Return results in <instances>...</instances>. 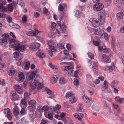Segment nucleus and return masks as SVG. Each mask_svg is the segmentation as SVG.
<instances>
[{
	"mask_svg": "<svg viewBox=\"0 0 124 124\" xmlns=\"http://www.w3.org/2000/svg\"><path fill=\"white\" fill-rule=\"evenodd\" d=\"M106 15L107 13L105 10H102L99 13L98 18L101 25H102L104 23L105 16Z\"/></svg>",
	"mask_w": 124,
	"mask_h": 124,
	"instance_id": "obj_1",
	"label": "nucleus"
},
{
	"mask_svg": "<svg viewBox=\"0 0 124 124\" xmlns=\"http://www.w3.org/2000/svg\"><path fill=\"white\" fill-rule=\"evenodd\" d=\"M17 7V4L16 2L13 1L12 3L8 4V13L13 11L14 8Z\"/></svg>",
	"mask_w": 124,
	"mask_h": 124,
	"instance_id": "obj_2",
	"label": "nucleus"
},
{
	"mask_svg": "<svg viewBox=\"0 0 124 124\" xmlns=\"http://www.w3.org/2000/svg\"><path fill=\"white\" fill-rule=\"evenodd\" d=\"M90 21L91 22L93 26L95 27H97L100 24H101L100 22L99 23L96 19L94 18H91Z\"/></svg>",
	"mask_w": 124,
	"mask_h": 124,
	"instance_id": "obj_3",
	"label": "nucleus"
},
{
	"mask_svg": "<svg viewBox=\"0 0 124 124\" xmlns=\"http://www.w3.org/2000/svg\"><path fill=\"white\" fill-rule=\"evenodd\" d=\"M104 6L101 3H96L93 6V9L96 11H99L102 10Z\"/></svg>",
	"mask_w": 124,
	"mask_h": 124,
	"instance_id": "obj_4",
	"label": "nucleus"
},
{
	"mask_svg": "<svg viewBox=\"0 0 124 124\" xmlns=\"http://www.w3.org/2000/svg\"><path fill=\"white\" fill-rule=\"evenodd\" d=\"M40 44L39 43L35 42L34 43L31 44L30 45L29 48L31 50H34V49L37 50L39 47Z\"/></svg>",
	"mask_w": 124,
	"mask_h": 124,
	"instance_id": "obj_5",
	"label": "nucleus"
},
{
	"mask_svg": "<svg viewBox=\"0 0 124 124\" xmlns=\"http://www.w3.org/2000/svg\"><path fill=\"white\" fill-rule=\"evenodd\" d=\"M65 71H66V74L69 75H70L73 71V69L70 66H66Z\"/></svg>",
	"mask_w": 124,
	"mask_h": 124,
	"instance_id": "obj_6",
	"label": "nucleus"
},
{
	"mask_svg": "<svg viewBox=\"0 0 124 124\" xmlns=\"http://www.w3.org/2000/svg\"><path fill=\"white\" fill-rule=\"evenodd\" d=\"M8 34L4 33L2 36V37L3 39H0V43L7 44V40L6 39L8 38V36L6 35Z\"/></svg>",
	"mask_w": 124,
	"mask_h": 124,
	"instance_id": "obj_7",
	"label": "nucleus"
},
{
	"mask_svg": "<svg viewBox=\"0 0 124 124\" xmlns=\"http://www.w3.org/2000/svg\"><path fill=\"white\" fill-rule=\"evenodd\" d=\"M103 68L105 70H108L110 71H112L115 69V67L114 63H112L110 65L104 67Z\"/></svg>",
	"mask_w": 124,
	"mask_h": 124,
	"instance_id": "obj_8",
	"label": "nucleus"
},
{
	"mask_svg": "<svg viewBox=\"0 0 124 124\" xmlns=\"http://www.w3.org/2000/svg\"><path fill=\"white\" fill-rule=\"evenodd\" d=\"M25 48V46L19 43L18 42L16 49V50L19 51H22L24 50Z\"/></svg>",
	"mask_w": 124,
	"mask_h": 124,
	"instance_id": "obj_9",
	"label": "nucleus"
},
{
	"mask_svg": "<svg viewBox=\"0 0 124 124\" xmlns=\"http://www.w3.org/2000/svg\"><path fill=\"white\" fill-rule=\"evenodd\" d=\"M61 108V106L59 105H56L55 107L52 108H50V109H51L53 113L54 111L56 113H58V110Z\"/></svg>",
	"mask_w": 124,
	"mask_h": 124,
	"instance_id": "obj_10",
	"label": "nucleus"
},
{
	"mask_svg": "<svg viewBox=\"0 0 124 124\" xmlns=\"http://www.w3.org/2000/svg\"><path fill=\"white\" fill-rule=\"evenodd\" d=\"M40 31H39L37 29H35L33 31H30L27 33V35L29 36H35L38 33L40 32Z\"/></svg>",
	"mask_w": 124,
	"mask_h": 124,
	"instance_id": "obj_11",
	"label": "nucleus"
},
{
	"mask_svg": "<svg viewBox=\"0 0 124 124\" xmlns=\"http://www.w3.org/2000/svg\"><path fill=\"white\" fill-rule=\"evenodd\" d=\"M50 50L48 51V54L50 56L52 57L53 55V52L55 51V47L53 46L49 45Z\"/></svg>",
	"mask_w": 124,
	"mask_h": 124,
	"instance_id": "obj_12",
	"label": "nucleus"
},
{
	"mask_svg": "<svg viewBox=\"0 0 124 124\" xmlns=\"http://www.w3.org/2000/svg\"><path fill=\"white\" fill-rule=\"evenodd\" d=\"M19 79L18 81L20 83L23 81L25 79V77L24 74L22 72H20L18 74Z\"/></svg>",
	"mask_w": 124,
	"mask_h": 124,
	"instance_id": "obj_13",
	"label": "nucleus"
},
{
	"mask_svg": "<svg viewBox=\"0 0 124 124\" xmlns=\"http://www.w3.org/2000/svg\"><path fill=\"white\" fill-rule=\"evenodd\" d=\"M103 58V60L104 62L107 63H109L111 62L110 58L106 54H103L102 55Z\"/></svg>",
	"mask_w": 124,
	"mask_h": 124,
	"instance_id": "obj_14",
	"label": "nucleus"
},
{
	"mask_svg": "<svg viewBox=\"0 0 124 124\" xmlns=\"http://www.w3.org/2000/svg\"><path fill=\"white\" fill-rule=\"evenodd\" d=\"M46 91L47 93L50 95L48 97L53 98L54 97L55 95L54 93L48 88H46Z\"/></svg>",
	"mask_w": 124,
	"mask_h": 124,
	"instance_id": "obj_15",
	"label": "nucleus"
},
{
	"mask_svg": "<svg viewBox=\"0 0 124 124\" xmlns=\"http://www.w3.org/2000/svg\"><path fill=\"white\" fill-rule=\"evenodd\" d=\"M123 12L118 13L116 14V17L118 20L121 21L123 19Z\"/></svg>",
	"mask_w": 124,
	"mask_h": 124,
	"instance_id": "obj_16",
	"label": "nucleus"
},
{
	"mask_svg": "<svg viewBox=\"0 0 124 124\" xmlns=\"http://www.w3.org/2000/svg\"><path fill=\"white\" fill-rule=\"evenodd\" d=\"M58 80V78L56 76L52 77L51 78V83L52 84L56 83Z\"/></svg>",
	"mask_w": 124,
	"mask_h": 124,
	"instance_id": "obj_17",
	"label": "nucleus"
},
{
	"mask_svg": "<svg viewBox=\"0 0 124 124\" xmlns=\"http://www.w3.org/2000/svg\"><path fill=\"white\" fill-rule=\"evenodd\" d=\"M28 104L30 105V107L34 108L36 107V101L34 100H31L28 103Z\"/></svg>",
	"mask_w": 124,
	"mask_h": 124,
	"instance_id": "obj_18",
	"label": "nucleus"
},
{
	"mask_svg": "<svg viewBox=\"0 0 124 124\" xmlns=\"http://www.w3.org/2000/svg\"><path fill=\"white\" fill-rule=\"evenodd\" d=\"M113 107L114 108V110L116 111V112H117L119 113L120 111V109L118 106L116 104H113Z\"/></svg>",
	"mask_w": 124,
	"mask_h": 124,
	"instance_id": "obj_19",
	"label": "nucleus"
},
{
	"mask_svg": "<svg viewBox=\"0 0 124 124\" xmlns=\"http://www.w3.org/2000/svg\"><path fill=\"white\" fill-rule=\"evenodd\" d=\"M67 83V81L64 77L61 78L59 80V83L60 84H64Z\"/></svg>",
	"mask_w": 124,
	"mask_h": 124,
	"instance_id": "obj_20",
	"label": "nucleus"
},
{
	"mask_svg": "<svg viewBox=\"0 0 124 124\" xmlns=\"http://www.w3.org/2000/svg\"><path fill=\"white\" fill-rule=\"evenodd\" d=\"M30 64V62L29 61H27L25 63V65L23 68V69L25 70H28L29 68Z\"/></svg>",
	"mask_w": 124,
	"mask_h": 124,
	"instance_id": "obj_21",
	"label": "nucleus"
},
{
	"mask_svg": "<svg viewBox=\"0 0 124 124\" xmlns=\"http://www.w3.org/2000/svg\"><path fill=\"white\" fill-rule=\"evenodd\" d=\"M92 32H94L93 33L95 35H98L100 34L99 30L98 29L93 28L91 29Z\"/></svg>",
	"mask_w": 124,
	"mask_h": 124,
	"instance_id": "obj_22",
	"label": "nucleus"
},
{
	"mask_svg": "<svg viewBox=\"0 0 124 124\" xmlns=\"http://www.w3.org/2000/svg\"><path fill=\"white\" fill-rule=\"evenodd\" d=\"M36 55L37 56L41 58L44 57L45 56L44 53L40 52H38L37 53Z\"/></svg>",
	"mask_w": 124,
	"mask_h": 124,
	"instance_id": "obj_23",
	"label": "nucleus"
},
{
	"mask_svg": "<svg viewBox=\"0 0 124 124\" xmlns=\"http://www.w3.org/2000/svg\"><path fill=\"white\" fill-rule=\"evenodd\" d=\"M65 4H60L58 7V9L60 11H62L64 9V7L63 5L65 7L66 6Z\"/></svg>",
	"mask_w": 124,
	"mask_h": 124,
	"instance_id": "obj_24",
	"label": "nucleus"
},
{
	"mask_svg": "<svg viewBox=\"0 0 124 124\" xmlns=\"http://www.w3.org/2000/svg\"><path fill=\"white\" fill-rule=\"evenodd\" d=\"M61 31L63 33H64L66 31V28L65 26L63 24H62V25L60 26Z\"/></svg>",
	"mask_w": 124,
	"mask_h": 124,
	"instance_id": "obj_25",
	"label": "nucleus"
},
{
	"mask_svg": "<svg viewBox=\"0 0 124 124\" xmlns=\"http://www.w3.org/2000/svg\"><path fill=\"white\" fill-rule=\"evenodd\" d=\"M37 86V81H34L33 83H32L31 84V88L33 89H35Z\"/></svg>",
	"mask_w": 124,
	"mask_h": 124,
	"instance_id": "obj_26",
	"label": "nucleus"
},
{
	"mask_svg": "<svg viewBox=\"0 0 124 124\" xmlns=\"http://www.w3.org/2000/svg\"><path fill=\"white\" fill-rule=\"evenodd\" d=\"M83 100L86 103H88L90 101V99L87 96H83Z\"/></svg>",
	"mask_w": 124,
	"mask_h": 124,
	"instance_id": "obj_27",
	"label": "nucleus"
},
{
	"mask_svg": "<svg viewBox=\"0 0 124 124\" xmlns=\"http://www.w3.org/2000/svg\"><path fill=\"white\" fill-rule=\"evenodd\" d=\"M17 4L22 7H24L25 6L23 1L22 0H17Z\"/></svg>",
	"mask_w": 124,
	"mask_h": 124,
	"instance_id": "obj_28",
	"label": "nucleus"
},
{
	"mask_svg": "<svg viewBox=\"0 0 124 124\" xmlns=\"http://www.w3.org/2000/svg\"><path fill=\"white\" fill-rule=\"evenodd\" d=\"M70 99L69 101L70 102V103L71 104L73 103H75L76 101L75 97L73 96L70 97Z\"/></svg>",
	"mask_w": 124,
	"mask_h": 124,
	"instance_id": "obj_29",
	"label": "nucleus"
},
{
	"mask_svg": "<svg viewBox=\"0 0 124 124\" xmlns=\"http://www.w3.org/2000/svg\"><path fill=\"white\" fill-rule=\"evenodd\" d=\"M37 88L38 89H41L43 87V86L39 82L37 81Z\"/></svg>",
	"mask_w": 124,
	"mask_h": 124,
	"instance_id": "obj_30",
	"label": "nucleus"
},
{
	"mask_svg": "<svg viewBox=\"0 0 124 124\" xmlns=\"http://www.w3.org/2000/svg\"><path fill=\"white\" fill-rule=\"evenodd\" d=\"M12 114L10 111V109L8 108V120H11L12 117Z\"/></svg>",
	"mask_w": 124,
	"mask_h": 124,
	"instance_id": "obj_31",
	"label": "nucleus"
},
{
	"mask_svg": "<svg viewBox=\"0 0 124 124\" xmlns=\"http://www.w3.org/2000/svg\"><path fill=\"white\" fill-rule=\"evenodd\" d=\"M73 94L72 93H67L66 94V98H68L69 97H71L73 96Z\"/></svg>",
	"mask_w": 124,
	"mask_h": 124,
	"instance_id": "obj_32",
	"label": "nucleus"
},
{
	"mask_svg": "<svg viewBox=\"0 0 124 124\" xmlns=\"http://www.w3.org/2000/svg\"><path fill=\"white\" fill-rule=\"evenodd\" d=\"M14 88L16 91H19L21 88L20 86L17 85H15L14 86Z\"/></svg>",
	"mask_w": 124,
	"mask_h": 124,
	"instance_id": "obj_33",
	"label": "nucleus"
},
{
	"mask_svg": "<svg viewBox=\"0 0 124 124\" xmlns=\"http://www.w3.org/2000/svg\"><path fill=\"white\" fill-rule=\"evenodd\" d=\"M88 57L91 59H94V55L93 54L90 52L89 53L87 54Z\"/></svg>",
	"mask_w": 124,
	"mask_h": 124,
	"instance_id": "obj_34",
	"label": "nucleus"
},
{
	"mask_svg": "<svg viewBox=\"0 0 124 124\" xmlns=\"http://www.w3.org/2000/svg\"><path fill=\"white\" fill-rule=\"evenodd\" d=\"M0 9H2L3 11H7V8L3 6L2 4H0Z\"/></svg>",
	"mask_w": 124,
	"mask_h": 124,
	"instance_id": "obj_35",
	"label": "nucleus"
},
{
	"mask_svg": "<svg viewBox=\"0 0 124 124\" xmlns=\"http://www.w3.org/2000/svg\"><path fill=\"white\" fill-rule=\"evenodd\" d=\"M58 47L60 49H64L65 47L64 46V45L60 43H58L57 45Z\"/></svg>",
	"mask_w": 124,
	"mask_h": 124,
	"instance_id": "obj_36",
	"label": "nucleus"
},
{
	"mask_svg": "<svg viewBox=\"0 0 124 124\" xmlns=\"http://www.w3.org/2000/svg\"><path fill=\"white\" fill-rule=\"evenodd\" d=\"M8 42H9V43L10 44L13 43H17L18 42L17 41L15 40L14 39H11L9 40Z\"/></svg>",
	"mask_w": 124,
	"mask_h": 124,
	"instance_id": "obj_37",
	"label": "nucleus"
},
{
	"mask_svg": "<svg viewBox=\"0 0 124 124\" xmlns=\"http://www.w3.org/2000/svg\"><path fill=\"white\" fill-rule=\"evenodd\" d=\"M86 81L88 82L89 80L91 79L92 78L90 74H87L86 75Z\"/></svg>",
	"mask_w": 124,
	"mask_h": 124,
	"instance_id": "obj_38",
	"label": "nucleus"
},
{
	"mask_svg": "<svg viewBox=\"0 0 124 124\" xmlns=\"http://www.w3.org/2000/svg\"><path fill=\"white\" fill-rule=\"evenodd\" d=\"M27 16L25 15L23 16V17L22 18V20L23 23L25 22L27 20Z\"/></svg>",
	"mask_w": 124,
	"mask_h": 124,
	"instance_id": "obj_39",
	"label": "nucleus"
},
{
	"mask_svg": "<svg viewBox=\"0 0 124 124\" xmlns=\"http://www.w3.org/2000/svg\"><path fill=\"white\" fill-rule=\"evenodd\" d=\"M47 118L49 120H52L53 119V116L50 113H49L48 114Z\"/></svg>",
	"mask_w": 124,
	"mask_h": 124,
	"instance_id": "obj_40",
	"label": "nucleus"
},
{
	"mask_svg": "<svg viewBox=\"0 0 124 124\" xmlns=\"http://www.w3.org/2000/svg\"><path fill=\"white\" fill-rule=\"evenodd\" d=\"M13 112L14 115L16 116H18L19 114V111L15 109H14Z\"/></svg>",
	"mask_w": 124,
	"mask_h": 124,
	"instance_id": "obj_41",
	"label": "nucleus"
},
{
	"mask_svg": "<svg viewBox=\"0 0 124 124\" xmlns=\"http://www.w3.org/2000/svg\"><path fill=\"white\" fill-rule=\"evenodd\" d=\"M11 98H13L14 97L16 96L17 94H16V93L15 92H13L11 93Z\"/></svg>",
	"mask_w": 124,
	"mask_h": 124,
	"instance_id": "obj_42",
	"label": "nucleus"
},
{
	"mask_svg": "<svg viewBox=\"0 0 124 124\" xmlns=\"http://www.w3.org/2000/svg\"><path fill=\"white\" fill-rule=\"evenodd\" d=\"M30 94L28 92H25L24 94V97L25 98L28 97L30 96Z\"/></svg>",
	"mask_w": 124,
	"mask_h": 124,
	"instance_id": "obj_43",
	"label": "nucleus"
},
{
	"mask_svg": "<svg viewBox=\"0 0 124 124\" xmlns=\"http://www.w3.org/2000/svg\"><path fill=\"white\" fill-rule=\"evenodd\" d=\"M75 16L76 17H78L80 15V12L78 10H76L75 11Z\"/></svg>",
	"mask_w": 124,
	"mask_h": 124,
	"instance_id": "obj_44",
	"label": "nucleus"
},
{
	"mask_svg": "<svg viewBox=\"0 0 124 124\" xmlns=\"http://www.w3.org/2000/svg\"><path fill=\"white\" fill-rule=\"evenodd\" d=\"M19 97L17 95H16V96L14 97L13 98H12V100L16 101L19 100Z\"/></svg>",
	"mask_w": 124,
	"mask_h": 124,
	"instance_id": "obj_45",
	"label": "nucleus"
},
{
	"mask_svg": "<svg viewBox=\"0 0 124 124\" xmlns=\"http://www.w3.org/2000/svg\"><path fill=\"white\" fill-rule=\"evenodd\" d=\"M102 36H103L104 38L107 40H108V35L106 33H104L102 35Z\"/></svg>",
	"mask_w": 124,
	"mask_h": 124,
	"instance_id": "obj_46",
	"label": "nucleus"
},
{
	"mask_svg": "<svg viewBox=\"0 0 124 124\" xmlns=\"http://www.w3.org/2000/svg\"><path fill=\"white\" fill-rule=\"evenodd\" d=\"M15 72L14 70H10L8 72V74L10 76H12L14 74Z\"/></svg>",
	"mask_w": 124,
	"mask_h": 124,
	"instance_id": "obj_47",
	"label": "nucleus"
},
{
	"mask_svg": "<svg viewBox=\"0 0 124 124\" xmlns=\"http://www.w3.org/2000/svg\"><path fill=\"white\" fill-rule=\"evenodd\" d=\"M34 116V113L32 112H31L30 114L29 117L31 119H33V117Z\"/></svg>",
	"mask_w": 124,
	"mask_h": 124,
	"instance_id": "obj_48",
	"label": "nucleus"
},
{
	"mask_svg": "<svg viewBox=\"0 0 124 124\" xmlns=\"http://www.w3.org/2000/svg\"><path fill=\"white\" fill-rule=\"evenodd\" d=\"M98 64L96 62H94L92 68H98Z\"/></svg>",
	"mask_w": 124,
	"mask_h": 124,
	"instance_id": "obj_49",
	"label": "nucleus"
},
{
	"mask_svg": "<svg viewBox=\"0 0 124 124\" xmlns=\"http://www.w3.org/2000/svg\"><path fill=\"white\" fill-rule=\"evenodd\" d=\"M74 116L75 118H77L79 121H81L82 119L81 117H79V116L77 114H75Z\"/></svg>",
	"mask_w": 124,
	"mask_h": 124,
	"instance_id": "obj_50",
	"label": "nucleus"
},
{
	"mask_svg": "<svg viewBox=\"0 0 124 124\" xmlns=\"http://www.w3.org/2000/svg\"><path fill=\"white\" fill-rule=\"evenodd\" d=\"M17 43H14V44L10 45L9 46V47L12 48H16V47Z\"/></svg>",
	"mask_w": 124,
	"mask_h": 124,
	"instance_id": "obj_51",
	"label": "nucleus"
},
{
	"mask_svg": "<svg viewBox=\"0 0 124 124\" xmlns=\"http://www.w3.org/2000/svg\"><path fill=\"white\" fill-rule=\"evenodd\" d=\"M35 76L34 75L31 74L29 77V79L30 80L32 79L35 78Z\"/></svg>",
	"mask_w": 124,
	"mask_h": 124,
	"instance_id": "obj_52",
	"label": "nucleus"
},
{
	"mask_svg": "<svg viewBox=\"0 0 124 124\" xmlns=\"http://www.w3.org/2000/svg\"><path fill=\"white\" fill-rule=\"evenodd\" d=\"M116 82V81H114L112 82L111 83V86L112 87H114L115 86Z\"/></svg>",
	"mask_w": 124,
	"mask_h": 124,
	"instance_id": "obj_53",
	"label": "nucleus"
},
{
	"mask_svg": "<svg viewBox=\"0 0 124 124\" xmlns=\"http://www.w3.org/2000/svg\"><path fill=\"white\" fill-rule=\"evenodd\" d=\"M43 109L44 111H48L49 109V108L47 106H44L43 107Z\"/></svg>",
	"mask_w": 124,
	"mask_h": 124,
	"instance_id": "obj_54",
	"label": "nucleus"
},
{
	"mask_svg": "<svg viewBox=\"0 0 124 124\" xmlns=\"http://www.w3.org/2000/svg\"><path fill=\"white\" fill-rule=\"evenodd\" d=\"M8 108H5L4 109V113L5 114H7L6 116L8 118Z\"/></svg>",
	"mask_w": 124,
	"mask_h": 124,
	"instance_id": "obj_55",
	"label": "nucleus"
},
{
	"mask_svg": "<svg viewBox=\"0 0 124 124\" xmlns=\"http://www.w3.org/2000/svg\"><path fill=\"white\" fill-rule=\"evenodd\" d=\"M10 34L13 39H16V38L15 35V34L14 33L12 32H10Z\"/></svg>",
	"mask_w": 124,
	"mask_h": 124,
	"instance_id": "obj_56",
	"label": "nucleus"
},
{
	"mask_svg": "<svg viewBox=\"0 0 124 124\" xmlns=\"http://www.w3.org/2000/svg\"><path fill=\"white\" fill-rule=\"evenodd\" d=\"M79 109H77V111L81 112V110L83 108L81 107V104H79Z\"/></svg>",
	"mask_w": 124,
	"mask_h": 124,
	"instance_id": "obj_57",
	"label": "nucleus"
},
{
	"mask_svg": "<svg viewBox=\"0 0 124 124\" xmlns=\"http://www.w3.org/2000/svg\"><path fill=\"white\" fill-rule=\"evenodd\" d=\"M74 84L75 85H77L79 84V82L78 80L77 79H76L74 80Z\"/></svg>",
	"mask_w": 124,
	"mask_h": 124,
	"instance_id": "obj_58",
	"label": "nucleus"
},
{
	"mask_svg": "<svg viewBox=\"0 0 124 124\" xmlns=\"http://www.w3.org/2000/svg\"><path fill=\"white\" fill-rule=\"evenodd\" d=\"M98 68L93 69L94 73L96 74H97L98 72Z\"/></svg>",
	"mask_w": 124,
	"mask_h": 124,
	"instance_id": "obj_59",
	"label": "nucleus"
},
{
	"mask_svg": "<svg viewBox=\"0 0 124 124\" xmlns=\"http://www.w3.org/2000/svg\"><path fill=\"white\" fill-rule=\"evenodd\" d=\"M56 25L55 23L54 22L53 23H52L51 25V28L52 29H53L54 28H55Z\"/></svg>",
	"mask_w": 124,
	"mask_h": 124,
	"instance_id": "obj_60",
	"label": "nucleus"
},
{
	"mask_svg": "<svg viewBox=\"0 0 124 124\" xmlns=\"http://www.w3.org/2000/svg\"><path fill=\"white\" fill-rule=\"evenodd\" d=\"M21 103L23 105H25L26 103V101L25 99L22 100L21 101Z\"/></svg>",
	"mask_w": 124,
	"mask_h": 124,
	"instance_id": "obj_61",
	"label": "nucleus"
},
{
	"mask_svg": "<svg viewBox=\"0 0 124 124\" xmlns=\"http://www.w3.org/2000/svg\"><path fill=\"white\" fill-rule=\"evenodd\" d=\"M66 113H65L62 112L61 113L60 116L62 118L66 115Z\"/></svg>",
	"mask_w": 124,
	"mask_h": 124,
	"instance_id": "obj_62",
	"label": "nucleus"
},
{
	"mask_svg": "<svg viewBox=\"0 0 124 124\" xmlns=\"http://www.w3.org/2000/svg\"><path fill=\"white\" fill-rule=\"evenodd\" d=\"M20 113L22 115H24L25 114V110L23 108H22L20 111Z\"/></svg>",
	"mask_w": 124,
	"mask_h": 124,
	"instance_id": "obj_63",
	"label": "nucleus"
},
{
	"mask_svg": "<svg viewBox=\"0 0 124 124\" xmlns=\"http://www.w3.org/2000/svg\"><path fill=\"white\" fill-rule=\"evenodd\" d=\"M34 15L35 17H37L39 16L40 14L39 13L37 12H36L34 13Z\"/></svg>",
	"mask_w": 124,
	"mask_h": 124,
	"instance_id": "obj_64",
	"label": "nucleus"
}]
</instances>
